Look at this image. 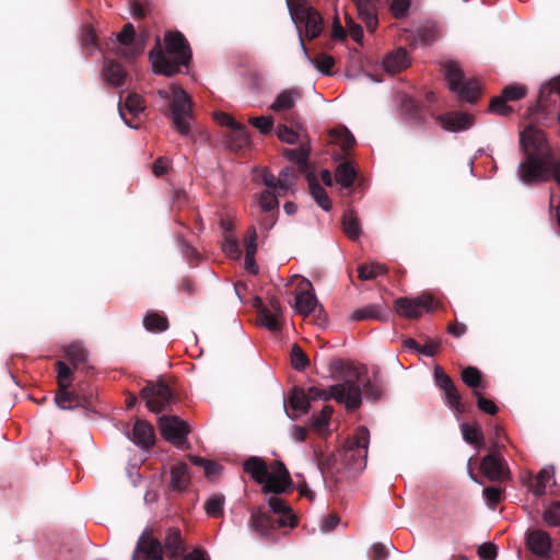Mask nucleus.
<instances>
[{
	"label": "nucleus",
	"mask_w": 560,
	"mask_h": 560,
	"mask_svg": "<svg viewBox=\"0 0 560 560\" xmlns=\"http://www.w3.org/2000/svg\"><path fill=\"white\" fill-rule=\"evenodd\" d=\"M257 252V232L255 226L247 230L245 238V254L256 255Z\"/></svg>",
	"instance_id": "obj_63"
},
{
	"label": "nucleus",
	"mask_w": 560,
	"mask_h": 560,
	"mask_svg": "<svg viewBox=\"0 0 560 560\" xmlns=\"http://www.w3.org/2000/svg\"><path fill=\"white\" fill-rule=\"evenodd\" d=\"M188 466L185 463H178L171 468V488L173 490H184L189 483Z\"/></svg>",
	"instance_id": "obj_31"
},
{
	"label": "nucleus",
	"mask_w": 560,
	"mask_h": 560,
	"mask_svg": "<svg viewBox=\"0 0 560 560\" xmlns=\"http://www.w3.org/2000/svg\"><path fill=\"white\" fill-rule=\"evenodd\" d=\"M118 108L120 117L125 120L126 125L132 127V125L126 119L125 110L130 113L132 116H138L144 110L143 98L136 93L128 94L124 106L119 103Z\"/></svg>",
	"instance_id": "obj_28"
},
{
	"label": "nucleus",
	"mask_w": 560,
	"mask_h": 560,
	"mask_svg": "<svg viewBox=\"0 0 560 560\" xmlns=\"http://www.w3.org/2000/svg\"><path fill=\"white\" fill-rule=\"evenodd\" d=\"M444 394L446 402L451 408L455 409L458 413L464 412L462 396L454 384L450 388L445 389Z\"/></svg>",
	"instance_id": "obj_52"
},
{
	"label": "nucleus",
	"mask_w": 560,
	"mask_h": 560,
	"mask_svg": "<svg viewBox=\"0 0 560 560\" xmlns=\"http://www.w3.org/2000/svg\"><path fill=\"white\" fill-rule=\"evenodd\" d=\"M132 560H163L161 542L152 535L143 533L137 541Z\"/></svg>",
	"instance_id": "obj_14"
},
{
	"label": "nucleus",
	"mask_w": 560,
	"mask_h": 560,
	"mask_svg": "<svg viewBox=\"0 0 560 560\" xmlns=\"http://www.w3.org/2000/svg\"><path fill=\"white\" fill-rule=\"evenodd\" d=\"M462 380L467 386L474 388V390H477L476 388L481 385V374L479 370L474 366H467L463 370Z\"/></svg>",
	"instance_id": "obj_49"
},
{
	"label": "nucleus",
	"mask_w": 560,
	"mask_h": 560,
	"mask_svg": "<svg viewBox=\"0 0 560 560\" xmlns=\"http://www.w3.org/2000/svg\"><path fill=\"white\" fill-rule=\"evenodd\" d=\"M351 318L353 320H364V319H383L382 311L375 305H369L366 307L355 310Z\"/></svg>",
	"instance_id": "obj_46"
},
{
	"label": "nucleus",
	"mask_w": 560,
	"mask_h": 560,
	"mask_svg": "<svg viewBox=\"0 0 560 560\" xmlns=\"http://www.w3.org/2000/svg\"><path fill=\"white\" fill-rule=\"evenodd\" d=\"M143 326L151 332H162L168 328V322L164 315L150 313L143 318Z\"/></svg>",
	"instance_id": "obj_38"
},
{
	"label": "nucleus",
	"mask_w": 560,
	"mask_h": 560,
	"mask_svg": "<svg viewBox=\"0 0 560 560\" xmlns=\"http://www.w3.org/2000/svg\"><path fill=\"white\" fill-rule=\"evenodd\" d=\"M370 432L365 427H359L349 436L342 447L341 458L346 467L353 471L363 470L366 466Z\"/></svg>",
	"instance_id": "obj_7"
},
{
	"label": "nucleus",
	"mask_w": 560,
	"mask_h": 560,
	"mask_svg": "<svg viewBox=\"0 0 560 560\" xmlns=\"http://www.w3.org/2000/svg\"><path fill=\"white\" fill-rule=\"evenodd\" d=\"M159 428L162 436L175 447L180 450L189 448L187 435L190 429L186 421L177 416H161L159 417Z\"/></svg>",
	"instance_id": "obj_10"
},
{
	"label": "nucleus",
	"mask_w": 560,
	"mask_h": 560,
	"mask_svg": "<svg viewBox=\"0 0 560 560\" xmlns=\"http://www.w3.org/2000/svg\"><path fill=\"white\" fill-rule=\"evenodd\" d=\"M66 357L77 366L86 361L85 349L77 342L70 343L65 349Z\"/></svg>",
	"instance_id": "obj_44"
},
{
	"label": "nucleus",
	"mask_w": 560,
	"mask_h": 560,
	"mask_svg": "<svg viewBox=\"0 0 560 560\" xmlns=\"http://www.w3.org/2000/svg\"><path fill=\"white\" fill-rule=\"evenodd\" d=\"M229 147L233 151L241 150L249 144V136L241 124L231 130L229 135Z\"/></svg>",
	"instance_id": "obj_35"
},
{
	"label": "nucleus",
	"mask_w": 560,
	"mask_h": 560,
	"mask_svg": "<svg viewBox=\"0 0 560 560\" xmlns=\"http://www.w3.org/2000/svg\"><path fill=\"white\" fill-rule=\"evenodd\" d=\"M474 396L477 398V405L481 411L491 416L498 412L495 404L492 400L485 398L478 390H474Z\"/></svg>",
	"instance_id": "obj_58"
},
{
	"label": "nucleus",
	"mask_w": 560,
	"mask_h": 560,
	"mask_svg": "<svg viewBox=\"0 0 560 560\" xmlns=\"http://www.w3.org/2000/svg\"><path fill=\"white\" fill-rule=\"evenodd\" d=\"M278 138L289 144H294L299 141V133L285 125H279L276 129Z\"/></svg>",
	"instance_id": "obj_56"
},
{
	"label": "nucleus",
	"mask_w": 560,
	"mask_h": 560,
	"mask_svg": "<svg viewBox=\"0 0 560 560\" xmlns=\"http://www.w3.org/2000/svg\"><path fill=\"white\" fill-rule=\"evenodd\" d=\"M301 96V92L298 89H285L277 94L270 105V109L275 113H287L295 106Z\"/></svg>",
	"instance_id": "obj_21"
},
{
	"label": "nucleus",
	"mask_w": 560,
	"mask_h": 560,
	"mask_svg": "<svg viewBox=\"0 0 560 560\" xmlns=\"http://www.w3.org/2000/svg\"><path fill=\"white\" fill-rule=\"evenodd\" d=\"M290 357H291V364H292L293 369L296 371L305 370V368L310 363L305 352L296 343H294L292 346Z\"/></svg>",
	"instance_id": "obj_47"
},
{
	"label": "nucleus",
	"mask_w": 560,
	"mask_h": 560,
	"mask_svg": "<svg viewBox=\"0 0 560 560\" xmlns=\"http://www.w3.org/2000/svg\"><path fill=\"white\" fill-rule=\"evenodd\" d=\"M433 374L436 386L443 390L450 388L454 384L451 377L443 371L440 365L434 366Z\"/></svg>",
	"instance_id": "obj_60"
},
{
	"label": "nucleus",
	"mask_w": 560,
	"mask_h": 560,
	"mask_svg": "<svg viewBox=\"0 0 560 560\" xmlns=\"http://www.w3.org/2000/svg\"><path fill=\"white\" fill-rule=\"evenodd\" d=\"M335 177L339 185L343 188H349L357 177V172L351 163L345 162L338 165Z\"/></svg>",
	"instance_id": "obj_34"
},
{
	"label": "nucleus",
	"mask_w": 560,
	"mask_h": 560,
	"mask_svg": "<svg viewBox=\"0 0 560 560\" xmlns=\"http://www.w3.org/2000/svg\"><path fill=\"white\" fill-rule=\"evenodd\" d=\"M355 383L360 386L362 384L366 398L377 400L382 397L385 389L383 382L374 375L372 378L365 376L360 370V378L355 380Z\"/></svg>",
	"instance_id": "obj_25"
},
{
	"label": "nucleus",
	"mask_w": 560,
	"mask_h": 560,
	"mask_svg": "<svg viewBox=\"0 0 560 560\" xmlns=\"http://www.w3.org/2000/svg\"><path fill=\"white\" fill-rule=\"evenodd\" d=\"M289 402L292 409L301 413L306 412L310 408L308 396L302 389H293Z\"/></svg>",
	"instance_id": "obj_40"
},
{
	"label": "nucleus",
	"mask_w": 560,
	"mask_h": 560,
	"mask_svg": "<svg viewBox=\"0 0 560 560\" xmlns=\"http://www.w3.org/2000/svg\"><path fill=\"white\" fill-rule=\"evenodd\" d=\"M443 70L450 90L459 98L472 103L478 97L480 93L479 82L474 79H466L457 62H445Z\"/></svg>",
	"instance_id": "obj_8"
},
{
	"label": "nucleus",
	"mask_w": 560,
	"mask_h": 560,
	"mask_svg": "<svg viewBox=\"0 0 560 560\" xmlns=\"http://www.w3.org/2000/svg\"><path fill=\"white\" fill-rule=\"evenodd\" d=\"M253 306L257 311L260 325L273 332L281 331L284 316L278 298L272 296L268 303H265L260 298L256 296L253 300Z\"/></svg>",
	"instance_id": "obj_9"
},
{
	"label": "nucleus",
	"mask_w": 560,
	"mask_h": 560,
	"mask_svg": "<svg viewBox=\"0 0 560 560\" xmlns=\"http://www.w3.org/2000/svg\"><path fill=\"white\" fill-rule=\"evenodd\" d=\"M506 98L501 94L491 100L489 110L500 116H508L512 113V108L506 104Z\"/></svg>",
	"instance_id": "obj_53"
},
{
	"label": "nucleus",
	"mask_w": 560,
	"mask_h": 560,
	"mask_svg": "<svg viewBox=\"0 0 560 560\" xmlns=\"http://www.w3.org/2000/svg\"><path fill=\"white\" fill-rule=\"evenodd\" d=\"M482 494L489 506L494 508L501 500L502 489L498 487H487L483 489Z\"/></svg>",
	"instance_id": "obj_62"
},
{
	"label": "nucleus",
	"mask_w": 560,
	"mask_h": 560,
	"mask_svg": "<svg viewBox=\"0 0 560 560\" xmlns=\"http://www.w3.org/2000/svg\"><path fill=\"white\" fill-rule=\"evenodd\" d=\"M276 192L277 191L269 189L260 192L258 202L262 211L270 212L275 209H278L279 201Z\"/></svg>",
	"instance_id": "obj_45"
},
{
	"label": "nucleus",
	"mask_w": 560,
	"mask_h": 560,
	"mask_svg": "<svg viewBox=\"0 0 560 560\" xmlns=\"http://www.w3.org/2000/svg\"><path fill=\"white\" fill-rule=\"evenodd\" d=\"M307 182L310 186V192L313 199L323 210L329 211L331 209V201L326 190L318 184L315 175H307Z\"/></svg>",
	"instance_id": "obj_27"
},
{
	"label": "nucleus",
	"mask_w": 560,
	"mask_h": 560,
	"mask_svg": "<svg viewBox=\"0 0 560 560\" xmlns=\"http://www.w3.org/2000/svg\"><path fill=\"white\" fill-rule=\"evenodd\" d=\"M158 95L162 100L170 101L171 119L174 128L185 137L190 136L194 120L192 98L176 84H171L166 89H160Z\"/></svg>",
	"instance_id": "obj_4"
},
{
	"label": "nucleus",
	"mask_w": 560,
	"mask_h": 560,
	"mask_svg": "<svg viewBox=\"0 0 560 560\" xmlns=\"http://www.w3.org/2000/svg\"><path fill=\"white\" fill-rule=\"evenodd\" d=\"M387 271L385 265L380 262L363 264L358 267L359 278L361 280H373Z\"/></svg>",
	"instance_id": "obj_37"
},
{
	"label": "nucleus",
	"mask_w": 560,
	"mask_h": 560,
	"mask_svg": "<svg viewBox=\"0 0 560 560\" xmlns=\"http://www.w3.org/2000/svg\"><path fill=\"white\" fill-rule=\"evenodd\" d=\"M224 505V497L223 495H212L209 498L205 504V510L207 515L212 517H219L223 513Z\"/></svg>",
	"instance_id": "obj_48"
},
{
	"label": "nucleus",
	"mask_w": 560,
	"mask_h": 560,
	"mask_svg": "<svg viewBox=\"0 0 560 560\" xmlns=\"http://www.w3.org/2000/svg\"><path fill=\"white\" fill-rule=\"evenodd\" d=\"M140 394L149 410L156 413L168 408L174 401L170 387L163 382L156 384L149 382Z\"/></svg>",
	"instance_id": "obj_11"
},
{
	"label": "nucleus",
	"mask_w": 560,
	"mask_h": 560,
	"mask_svg": "<svg viewBox=\"0 0 560 560\" xmlns=\"http://www.w3.org/2000/svg\"><path fill=\"white\" fill-rule=\"evenodd\" d=\"M283 154L289 161L295 162L299 165H305L310 154V150L307 147L301 145L300 148L288 149L283 152Z\"/></svg>",
	"instance_id": "obj_50"
},
{
	"label": "nucleus",
	"mask_w": 560,
	"mask_h": 560,
	"mask_svg": "<svg viewBox=\"0 0 560 560\" xmlns=\"http://www.w3.org/2000/svg\"><path fill=\"white\" fill-rule=\"evenodd\" d=\"M433 300L422 294L415 299L399 298L395 302L396 312L406 318H418L432 308Z\"/></svg>",
	"instance_id": "obj_12"
},
{
	"label": "nucleus",
	"mask_w": 560,
	"mask_h": 560,
	"mask_svg": "<svg viewBox=\"0 0 560 560\" xmlns=\"http://www.w3.org/2000/svg\"><path fill=\"white\" fill-rule=\"evenodd\" d=\"M56 370L58 374V386L69 387L71 383L72 369L62 361L56 363Z\"/></svg>",
	"instance_id": "obj_54"
},
{
	"label": "nucleus",
	"mask_w": 560,
	"mask_h": 560,
	"mask_svg": "<svg viewBox=\"0 0 560 560\" xmlns=\"http://www.w3.org/2000/svg\"><path fill=\"white\" fill-rule=\"evenodd\" d=\"M410 66V58L404 48H397L382 59V68L388 74H396Z\"/></svg>",
	"instance_id": "obj_17"
},
{
	"label": "nucleus",
	"mask_w": 560,
	"mask_h": 560,
	"mask_svg": "<svg viewBox=\"0 0 560 560\" xmlns=\"http://www.w3.org/2000/svg\"><path fill=\"white\" fill-rule=\"evenodd\" d=\"M293 173L294 171L292 167H285L280 172L277 178L279 196H284L288 191L292 190L294 186L292 180Z\"/></svg>",
	"instance_id": "obj_42"
},
{
	"label": "nucleus",
	"mask_w": 560,
	"mask_h": 560,
	"mask_svg": "<svg viewBox=\"0 0 560 560\" xmlns=\"http://www.w3.org/2000/svg\"><path fill=\"white\" fill-rule=\"evenodd\" d=\"M294 307L299 314L305 316L315 313L317 310L322 311L310 280L303 279L301 281L300 291L295 295Z\"/></svg>",
	"instance_id": "obj_13"
},
{
	"label": "nucleus",
	"mask_w": 560,
	"mask_h": 560,
	"mask_svg": "<svg viewBox=\"0 0 560 560\" xmlns=\"http://www.w3.org/2000/svg\"><path fill=\"white\" fill-rule=\"evenodd\" d=\"M480 469L488 479L493 481L505 480L510 476L505 460L495 454H489L483 457Z\"/></svg>",
	"instance_id": "obj_15"
},
{
	"label": "nucleus",
	"mask_w": 560,
	"mask_h": 560,
	"mask_svg": "<svg viewBox=\"0 0 560 560\" xmlns=\"http://www.w3.org/2000/svg\"><path fill=\"white\" fill-rule=\"evenodd\" d=\"M249 122L262 135L271 132L273 127V119L271 116L252 117L249 118Z\"/></svg>",
	"instance_id": "obj_57"
},
{
	"label": "nucleus",
	"mask_w": 560,
	"mask_h": 560,
	"mask_svg": "<svg viewBox=\"0 0 560 560\" xmlns=\"http://www.w3.org/2000/svg\"><path fill=\"white\" fill-rule=\"evenodd\" d=\"M103 77L107 83L114 86H120L125 81L126 71L119 63L107 60L104 63Z\"/></svg>",
	"instance_id": "obj_30"
},
{
	"label": "nucleus",
	"mask_w": 560,
	"mask_h": 560,
	"mask_svg": "<svg viewBox=\"0 0 560 560\" xmlns=\"http://www.w3.org/2000/svg\"><path fill=\"white\" fill-rule=\"evenodd\" d=\"M544 521L550 526H560V502H555L544 511Z\"/></svg>",
	"instance_id": "obj_55"
},
{
	"label": "nucleus",
	"mask_w": 560,
	"mask_h": 560,
	"mask_svg": "<svg viewBox=\"0 0 560 560\" xmlns=\"http://www.w3.org/2000/svg\"><path fill=\"white\" fill-rule=\"evenodd\" d=\"M77 400V396L68 390V387H59V392L55 397L56 405L60 409H71L72 404Z\"/></svg>",
	"instance_id": "obj_51"
},
{
	"label": "nucleus",
	"mask_w": 560,
	"mask_h": 560,
	"mask_svg": "<svg viewBox=\"0 0 560 560\" xmlns=\"http://www.w3.org/2000/svg\"><path fill=\"white\" fill-rule=\"evenodd\" d=\"M524 161L518 164L517 176L526 185L553 178L560 185V161L549 147L545 133L528 126L520 133Z\"/></svg>",
	"instance_id": "obj_1"
},
{
	"label": "nucleus",
	"mask_w": 560,
	"mask_h": 560,
	"mask_svg": "<svg viewBox=\"0 0 560 560\" xmlns=\"http://www.w3.org/2000/svg\"><path fill=\"white\" fill-rule=\"evenodd\" d=\"M527 548L541 559L549 558L551 549V537L541 529H535L526 536Z\"/></svg>",
	"instance_id": "obj_16"
},
{
	"label": "nucleus",
	"mask_w": 560,
	"mask_h": 560,
	"mask_svg": "<svg viewBox=\"0 0 560 560\" xmlns=\"http://www.w3.org/2000/svg\"><path fill=\"white\" fill-rule=\"evenodd\" d=\"M360 378V370L351 368L348 370L347 378L341 383L323 388L322 400L327 401L334 398L336 401L343 404L348 410H354L360 407L362 402V389L355 383Z\"/></svg>",
	"instance_id": "obj_6"
},
{
	"label": "nucleus",
	"mask_w": 560,
	"mask_h": 560,
	"mask_svg": "<svg viewBox=\"0 0 560 560\" xmlns=\"http://www.w3.org/2000/svg\"><path fill=\"white\" fill-rule=\"evenodd\" d=\"M506 101H517L525 96L526 89L523 85H508L501 93Z\"/></svg>",
	"instance_id": "obj_59"
},
{
	"label": "nucleus",
	"mask_w": 560,
	"mask_h": 560,
	"mask_svg": "<svg viewBox=\"0 0 560 560\" xmlns=\"http://www.w3.org/2000/svg\"><path fill=\"white\" fill-rule=\"evenodd\" d=\"M249 525L261 535H268L276 527H279L275 517L259 510L252 513Z\"/></svg>",
	"instance_id": "obj_24"
},
{
	"label": "nucleus",
	"mask_w": 560,
	"mask_h": 560,
	"mask_svg": "<svg viewBox=\"0 0 560 560\" xmlns=\"http://www.w3.org/2000/svg\"><path fill=\"white\" fill-rule=\"evenodd\" d=\"M334 409L331 406H324L320 412L312 420V427L318 432L323 433L328 427L329 420L332 416Z\"/></svg>",
	"instance_id": "obj_43"
},
{
	"label": "nucleus",
	"mask_w": 560,
	"mask_h": 560,
	"mask_svg": "<svg viewBox=\"0 0 560 560\" xmlns=\"http://www.w3.org/2000/svg\"><path fill=\"white\" fill-rule=\"evenodd\" d=\"M341 223H342V230H343L345 234L350 240L357 241L360 237L362 230H361V225H360L358 215L354 212V210L349 209V210L345 211L342 214Z\"/></svg>",
	"instance_id": "obj_29"
},
{
	"label": "nucleus",
	"mask_w": 560,
	"mask_h": 560,
	"mask_svg": "<svg viewBox=\"0 0 560 560\" xmlns=\"http://www.w3.org/2000/svg\"><path fill=\"white\" fill-rule=\"evenodd\" d=\"M290 16L298 27L299 39L302 38L301 26L305 27V36L308 39L318 37L324 28L320 13L308 4L307 0H285Z\"/></svg>",
	"instance_id": "obj_5"
},
{
	"label": "nucleus",
	"mask_w": 560,
	"mask_h": 560,
	"mask_svg": "<svg viewBox=\"0 0 560 560\" xmlns=\"http://www.w3.org/2000/svg\"><path fill=\"white\" fill-rule=\"evenodd\" d=\"M165 51L156 40V46L150 51V61L154 71L167 77L180 71L182 67L188 66L191 51L186 38L178 32H170L164 36Z\"/></svg>",
	"instance_id": "obj_2"
},
{
	"label": "nucleus",
	"mask_w": 560,
	"mask_h": 560,
	"mask_svg": "<svg viewBox=\"0 0 560 560\" xmlns=\"http://www.w3.org/2000/svg\"><path fill=\"white\" fill-rule=\"evenodd\" d=\"M443 128L451 132H458L469 129L472 126L474 118L466 113L455 112L439 116Z\"/></svg>",
	"instance_id": "obj_19"
},
{
	"label": "nucleus",
	"mask_w": 560,
	"mask_h": 560,
	"mask_svg": "<svg viewBox=\"0 0 560 560\" xmlns=\"http://www.w3.org/2000/svg\"><path fill=\"white\" fill-rule=\"evenodd\" d=\"M244 470L262 486L264 493H283L291 483L290 474L281 462H275L268 467L264 459L253 456L244 463Z\"/></svg>",
	"instance_id": "obj_3"
},
{
	"label": "nucleus",
	"mask_w": 560,
	"mask_h": 560,
	"mask_svg": "<svg viewBox=\"0 0 560 560\" xmlns=\"http://www.w3.org/2000/svg\"><path fill=\"white\" fill-rule=\"evenodd\" d=\"M130 440L142 448H148L155 442L153 427L147 421L137 420L133 424Z\"/></svg>",
	"instance_id": "obj_20"
},
{
	"label": "nucleus",
	"mask_w": 560,
	"mask_h": 560,
	"mask_svg": "<svg viewBox=\"0 0 560 560\" xmlns=\"http://www.w3.org/2000/svg\"><path fill=\"white\" fill-rule=\"evenodd\" d=\"M330 136L340 145L343 151L349 150L355 142L353 135L345 127L336 128L330 131Z\"/></svg>",
	"instance_id": "obj_39"
},
{
	"label": "nucleus",
	"mask_w": 560,
	"mask_h": 560,
	"mask_svg": "<svg viewBox=\"0 0 560 560\" xmlns=\"http://www.w3.org/2000/svg\"><path fill=\"white\" fill-rule=\"evenodd\" d=\"M478 555L483 560H494L497 557V547L491 542H485L479 547Z\"/></svg>",
	"instance_id": "obj_64"
},
{
	"label": "nucleus",
	"mask_w": 560,
	"mask_h": 560,
	"mask_svg": "<svg viewBox=\"0 0 560 560\" xmlns=\"http://www.w3.org/2000/svg\"><path fill=\"white\" fill-rule=\"evenodd\" d=\"M553 97L560 98V77H555L541 85L539 102L545 106L555 102Z\"/></svg>",
	"instance_id": "obj_32"
},
{
	"label": "nucleus",
	"mask_w": 560,
	"mask_h": 560,
	"mask_svg": "<svg viewBox=\"0 0 560 560\" xmlns=\"http://www.w3.org/2000/svg\"><path fill=\"white\" fill-rule=\"evenodd\" d=\"M555 470L552 467H544L536 476L535 482L532 485V492L539 498L545 494L546 490L555 485Z\"/></svg>",
	"instance_id": "obj_26"
},
{
	"label": "nucleus",
	"mask_w": 560,
	"mask_h": 560,
	"mask_svg": "<svg viewBox=\"0 0 560 560\" xmlns=\"http://www.w3.org/2000/svg\"><path fill=\"white\" fill-rule=\"evenodd\" d=\"M464 440L472 445L479 446L483 443V434L477 425L462 423L460 425Z\"/></svg>",
	"instance_id": "obj_41"
},
{
	"label": "nucleus",
	"mask_w": 560,
	"mask_h": 560,
	"mask_svg": "<svg viewBox=\"0 0 560 560\" xmlns=\"http://www.w3.org/2000/svg\"><path fill=\"white\" fill-rule=\"evenodd\" d=\"M165 548L171 557H177L184 552V545L180 533L177 529H168L165 538Z\"/></svg>",
	"instance_id": "obj_36"
},
{
	"label": "nucleus",
	"mask_w": 560,
	"mask_h": 560,
	"mask_svg": "<svg viewBox=\"0 0 560 560\" xmlns=\"http://www.w3.org/2000/svg\"><path fill=\"white\" fill-rule=\"evenodd\" d=\"M301 48L306 59L315 66V68L323 74H330L331 68L335 65V60L331 56L326 54H319L312 59L307 52L303 39H301Z\"/></svg>",
	"instance_id": "obj_33"
},
{
	"label": "nucleus",
	"mask_w": 560,
	"mask_h": 560,
	"mask_svg": "<svg viewBox=\"0 0 560 560\" xmlns=\"http://www.w3.org/2000/svg\"><path fill=\"white\" fill-rule=\"evenodd\" d=\"M135 36V27L131 23L125 24L121 32L117 34V39L122 45V48L119 49L118 54L126 59L133 58L135 56L142 52L141 47L131 48L130 45L133 40Z\"/></svg>",
	"instance_id": "obj_23"
},
{
	"label": "nucleus",
	"mask_w": 560,
	"mask_h": 560,
	"mask_svg": "<svg viewBox=\"0 0 560 560\" xmlns=\"http://www.w3.org/2000/svg\"><path fill=\"white\" fill-rule=\"evenodd\" d=\"M360 19L365 23L370 32H374L377 27L378 20L376 13V5L373 0H352Z\"/></svg>",
	"instance_id": "obj_22"
},
{
	"label": "nucleus",
	"mask_w": 560,
	"mask_h": 560,
	"mask_svg": "<svg viewBox=\"0 0 560 560\" xmlns=\"http://www.w3.org/2000/svg\"><path fill=\"white\" fill-rule=\"evenodd\" d=\"M389 8L395 18L401 19L410 8V0H392Z\"/></svg>",
	"instance_id": "obj_61"
},
{
	"label": "nucleus",
	"mask_w": 560,
	"mask_h": 560,
	"mask_svg": "<svg viewBox=\"0 0 560 560\" xmlns=\"http://www.w3.org/2000/svg\"><path fill=\"white\" fill-rule=\"evenodd\" d=\"M268 505L273 514L279 515V518L277 520L279 527L296 526L298 520L293 514L291 506L283 499L279 497H270L268 500Z\"/></svg>",
	"instance_id": "obj_18"
}]
</instances>
